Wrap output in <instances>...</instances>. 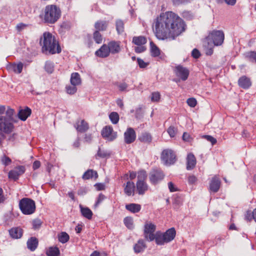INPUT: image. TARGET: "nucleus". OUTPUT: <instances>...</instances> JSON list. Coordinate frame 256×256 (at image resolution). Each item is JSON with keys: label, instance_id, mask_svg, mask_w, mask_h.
Listing matches in <instances>:
<instances>
[{"label": "nucleus", "instance_id": "10", "mask_svg": "<svg viewBox=\"0 0 256 256\" xmlns=\"http://www.w3.org/2000/svg\"><path fill=\"white\" fill-rule=\"evenodd\" d=\"M174 72L176 76L180 78L178 80H175L176 82H180V80L182 81L186 80L190 74L189 70L180 65L176 66Z\"/></svg>", "mask_w": 256, "mask_h": 256}, {"label": "nucleus", "instance_id": "18", "mask_svg": "<svg viewBox=\"0 0 256 256\" xmlns=\"http://www.w3.org/2000/svg\"><path fill=\"white\" fill-rule=\"evenodd\" d=\"M74 127L79 132H84L88 128V124L84 120H80L77 121Z\"/></svg>", "mask_w": 256, "mask_h": 256}, {"label": "nucleus", "instance_id": "12", "mask_svg": "<svg viewBox=\"0 0 256 256\" xmlns=\"http://www.w3.org/2000/svg\"><path fill=\"white\" fill-rule=\"evenodd\" d=\"M136 138V134L132 128H128L124 133V140L127 144L132 143Z\"/></svg>", "mask_w": 256, "mask_h": 256}, {"label": "nucleus", "instance_id": "32", "mask_svg": "<svg viewBox=\"0 0 256 256\" xmlns=\"http://www.w3.org/2000/svg\"><path fill=\"white\" fill-rule=\"evenodd\" d=\"M46 254L48 256H59L60 251L56 246H50L46 251Z\"/></svg>", "mask_w": 256, "mask_h": 256}, {"label": "nucleus", "instance_id": "2", "mask_svg": "<svg viewBox=\"0 0 256 256\" xmlns=\"http://www.w3.org/2000/svg\"><path fill=\"white\" fill-rule=\"evenodd\" d=\"M40 45L42 46V52L46 54H54L60 53L61 48L58 42L50 32H44L40 38Z\"/></svg>", "mask_w": 256, "mask_h": 256}, {"label": "nucleus", "instance_id": "64", "mask_svg": "<svg viewBox=\"0 0 256 256\" xmlns=\"http://www.w3.org/2000/svg\"><path fill=\"white\" fill-rule=\"evenodd\" d=\"M40 166V162L38 160H36L33 163L32 168L34 170H36Z\"/></svg>", "mask_w": 256, "mask_h": 256}, {"label": "nucleus", "instance_id": "8", "mask_svg": "<svg viewBox=\"0 0 256 256\" xmlns=\"http://www.w3.org/2000/svg\"><path fill=\"white\" fill-rule=\"evenodd\" d=\"M164 172L159 168H154L149 174V179L152 184L156 185L160 182L164 178Z\"/></svg>", "mask_w": 256, "mask_h": 256}, {"label": "nucleus", "instance_id": "59", "mask_svg": "<svg viewBox=\"0 0 256 256\" xmlns=\"http://www.w3.org/2000/svg\"><path fill=\"white\" fill-rule=\"evenodd\" d=\"M245 219L248 221H250L253 218V212L250 211H248L245 215Z\"/></svg>", "mask_w": 256, "mask_h": 256}, {"label": "nucleus", "instance_id": "54", "mask_svg": "<svg viewBox=\"0 0 256 256\" xmlns=\"http://www.w3.org/2000/svg\"><path fill=\"white\" fill-rule=\"evenodd\" d=\"M106 198V196L102 194H100L97 198V200L94 204V207L96 208L98 205Z\"/></svg>", "mask_w": 256, "mask_h": 256}, {"label": "nucleus", "instance_id": "14", "mask_svg": "<svg viewBox=\"0 0 256 256\" xmlns=\"http://www.w3.org/2000/svg\"><path fill=\"white\" fill-rule=\"evenodd\" d=\"M6 68L10 72H14L16 74H20L23 68V64L22 62L18 64H8L6 66Z\"/></svg>", "mask_w": 256, "mask_h": 256}, {"label": "nucleus", "instance_id": "39", "mask_svg": "<svg viewBox=\"0 0 256 256\" xmlns=\"http://www.w3.org/2000/svg\"><path fill=\"white\" fill-rule=\"evenodd\" d=\"M108 24L106 22L98 21L95 24V28L98 30H104L106 29Z\"/></svg>", "mask_w": 256, "mask_h": 256}, {"label": "nucleus", "instance_id": "55", "mask_svg": "<svg viewBox=\"0 0 256 256\" xmlns=\"http://www.w3.org/2000/svg\"><path fill=\"white\" fill-rule=\"evenodd\" d=\"M119 90L121 92L126 91L128 87V85L126 82H122L117 85Z\"/></svg>", "mask_w": 256, "mask_h": 256}, {"label": "nucleus", "instance_id": "52", "mask_svg": "<svg viewBox=\"0 0 256 256\" xmlns=\"http://www.w3.org/2000/svg\"><path fill=\"white\" fill-rule=\"evenodd\" d=\"M186 102L192 108L195 107L197 104L196 100L194 98H188L186 100Z\"/></svg>", "mask_w": 256, "mask_h": 256}, {"label": "nucleus", "instance_id": "51", "mask_svg": "<svg viewBox=\"0 0 256 256\" xmlns=\"http://www.w3.org/2000/svg\"><path fill=\"white\" fill-rule=\"evenodd\" d=\"M42 221L39 219H35L32 221V227L34 230L38 229L42 225Z\"/></svg>", "mask_w": 256, "mask_h": 256}, {"label": "nucleus", "instance_id": "13", "mask_svg": "<svg viewBox=\"0 0 256 256\" xmlns=\"http://www.w3.org/2000/svg\"><path fill=\"white\" fill-rule=\"evenodd\" d=\"M25 168L23 166L16 167L8 172V178L14 180H18L19 176L24 172Z\"/></svg>", "mask_w": 256, "mask_h": 256}, {"label": "nucleus", "instance_id": "46", "mask_svg": "<svg viewBox=\"0 0 256 256\" xmlns=\"http://www.w3.org/2000/svg\"><path fill=\"white\" fill-rule=\"evenodd\" d=\"M76 86L72 84L70 86H67L66 88V92L70 94H74L77 91Z\"/></svg>", "mask_w": 256, "mask_h": 256}, {"label": "nucleus", "instance_id": "45", "mask_svg": "<svg viewBox=\"0 0 256 256\" xmlns=\"http://www.w3.org/2000/svg\"><path fill=\"white\" fill-rule=\"evenodd\" d=\"M125 226L129 229L134 228L133 220L130 217H126L124 220Z\"/></svg>", "mask_w": 256, "mask_h": 256}, {"label": "nucleus", "instance_id": "34", "mask_svg": "<svg viewBox=\"0 0 256 256\" xmlns=\"http://www.w3.org/2000/svg\"><path fill=\"white\" fill-rule=\"evenodd\" d=\"M154 240H155L156 242L158 245H164L166 243L163 234L160 232H156L154 235Z\"/></svg>", "mask_w": 256, "mask_h": 256}, {"label": "nucleus", "instance_id": "58", "mask_svg": "<svg viewBox=\"0 0 256 256\" xmlns=\"http://www.w3.org/2000/svg\"><path fill=\"white\" fill-rule=\"evenodd\" d=\"M146 50V48L144 46H138L135 47L134 51L136 53H141L144 52Z\"/></svg>", "mask_w": 256, "mask_h": 256}, {"label": "nucleus", "instance_id": "24", "mask_svg": "<svg viewBox=\"0 0 256 256\" xmlns=\"http://www.w3.org/2000/svg\"><path fill=\"white\" fill-rule=\"evenodd\" d=\"M238 85L241 88L246 89L251 86V82L249 78L246 76L240 77L238 81Z\"/></svg>", "mask_w": 256, "mask_h": 256}, {"label": "nucleus", "instance_id": "57", "mask_svg": "<svg viewBox=\"0 0 256 256\" xmlns=\"http://www.w3.org/2000/svg\"><path fill=\"white\" fill-rule=\"evenodd\" d=\"M168 188L170 192H175L178 190V188L172 182L168 183Z\"/></svg>", "mask_w": 256, "mask_h": 256}, {"label": "nucleus", "instance_id": "49", "mask_svg": "<svg viewBox=\"0 0 256 256\" xmlns=\"http://www.w3.org/2000/svg\"><path fill=\"white\" fill-rule=\"evenodd\" d=\"M167 132L170 138H174L177 133V130L174 126H170L168 128Z\"/></svg>", "mask_w": 256, "mask_h": 256}, {"label": "nucleus", "instance_id": "7", "mask_svg": "<svg viewBox=\"0 0 256 256\" xmlns=\"http://www.w3.org/2000/svg\"><path fill=\"white\" fill-rule=\"evenodd\" d=\"M161 160L165 165L170 166L176 162V156L172 150L166 149L162 152Z\"/></svg>", "mask_w": 256, "mask_h": 256}, {"label": "nucleus", "instance_id": "4", "mask_svg": "<svg viewBox=\"0 0 256 256\" xmlns=\"http://www.w3.org/2000/svg\"><path fill=\"white\" fill-rule=\"evenodd\" d=\"M61 10L56 5L50 4L46 6L44 11V20L48 24L55 23L60 17Z\"/></svg>", "mask_w": 256, "mask_h": 256}, {"label": "nucleus", "instance_id": "28", "mask_svg": "<svg viewBox=\"0 0 256 256\" xmlns=\"http://www.w3.org/2000/svg\"><path fill=\"white\" fill-rule=\"evenodd\" d=\"M70 82L72 85H80L82 83V80L80 74L78 72L72 73L70 76Z\"/></svg>", "mask_w": 256, "mask_h": 256}, {"label": "nucleus", "instance_id": "33", "mask_svg": "<svg viewBox=\"0 0 256 256\" xmlns=\"http://www.w3.org/2000/svg\"><path fill=\"white\" fill-rule=\"evenodd\" d=\"M150 50L151 56L153 57H157L160 55V50L152 42H150Z\"/></svg>", "mask_w": 256, "mask_h": 256}, {"label": "nucleus", "instance_id": "6", "mask_svg": "<svg viewBox=\"0 0 256 256\" xmlns=\"http://www.w3.org/2000/svg\"><path fill=\"white\" fill-rule=\"evenodd\" d=\"M207 39L208 40L212 41L216 46H220L224 42V34L222 30H214L209 33Z\"/></svg>", "mask_w": 256, "mask_h": 256}, {"label": "nucleus", "instance_id": "11", "mask_svg": "<svg viewBox=\"0 0 256 256\" xmlns=\"http://www.w3.org/2000/svg\"><path fill=\"white\" fill-rule=\"evenodd\" d=\"M102 136L106 140L108 141H112L116 138L117 134L116 132L113 130L112 126H106L102 130Z\"/></svg>", "mask_w": 256, "mask_h": 256}, {"label": "nucleus", "instance_id": "21", "mask_svg": "<svg viewBox=\"0 0 256 256\" xmlns=\"http://www.w3.org/2000/svg\"><path fill=\"white\" fill-rule=\"evenodd\" d=\"M196 164V158L194 156L190 153L188 154L186 158V169L191 170L193 169Z\"/></svg>", "mask_w": 256, "mask_h": 256}, {"label": "nucleus", "instance_id": "29", "mask_svg": "<svg viewBox=\"0 0 256 256\" xmlns=\"http://www.w3.org/2000/svg\"><path fill=\"white\" fill-rule=\"evenodd\" d=\"M31 110L28 108L20 110L18 113V116L22 120L24 121L31 114Z\"/></svg>", "mask_w": 256, "mask_h": 256}, {"label": "nucleus", "instance_id": "36", "mask_svg": "<svg viewBox=\"0 0 256 256\" xmlns=\"http://www.w3.org/2000/svg\"><path fill=\"white\" fill-rule=\"evenodd\" d=\"M146 39L144 36H134L132 42L137 46H143L146 42Z\"/></svg>", "mask_w": 256, "mask_h": 256}, {"label": "nucleus", "instance_id": "31", "mask_svg": "<svg viewBox=\"0 0 256 256\" xmlns=\"http://www.w3.org/2000/svg\"><path fill=\"white\" fill-rule=\"evenodd\" d=\"M111 154V153L110 152L107 150L101 149L100 148H99L98 150V151L97 152L96 154V158H108Z\"/></svg>", "mask_w": 256, "mask_h": 256}, {"label": "nucleus", "instance_id": "35", "mask_svg": "<svg viewBox=\"0 0 256 256\" xmlns=\"http://www.w3.org/2000/svg\"><path fill=\"white\" fill-rule=\"evenodd\" d=\"M94 176L95 178L98 177L97 172L92 170H88L84 174L82 178L84 180H88L92 178Z\"/></svg>", "mask_w": 256, "mask_h": 256}, {"label": "nucleus", "instance_id": "43", "mask_svg": "<svg viewBox=\"0 0 256 256\" xmlns=\"http://www.w3.org/2000/svg\"><path fill=\"white\" fill-rule=\"evenodd\" d=\"M147 178L146 171L141 170L138 172V181L145 182Z\"/></svg>", "mask_w": 256, "mask_h": 256}, {"label": "nucleus", "instance_id": "48", "mask_svg": "<svg viewBox=\"0 0 256 256\" xmlns=\"http://www.w3.org/2000/svg\"><path fill=\"white\" fill-rule=\"evenodd\" d=\"M94 38L95 42L98 44H100L102 42V36L101 34L98 31L96 30L94 34Z\"/></svg>", "mask_w": 256, "mask_h": 256}, {"label": "nucleus", "instance_id": "27", "mask_svg": "<svg viewBox=\"0 0 256 256\" xmlns=\"http://www.w3.org/2000/svg\"><path fill=\"white\" fill-rule=\"evenodd\" d=\"M11 237L14 238H20L22 235V230L21 228L17 227L12 228L9 230Z\"/></svg>", "mask_w": 256, "mask_h": 256}, {"label": "nucleus", "instance_id": "9", "mask_svg": "<svg viewBox=\"0 0 256 256\" xmlns=\"http://www.w3.org/2000/svg\"><path fill=\"white\" fill-rule=\"evenodd\" d=\"M156 226L152 222H146L144 224V238L149 242H152L154 239V232H155Z\"/></svg>", "mask_w": 256, "mask_h": 256}, {"label": "nucleus", "instance_id": "22", "mask_svg": "<svg viewBox=\"0 0 256 256\" xmlns=\"http://www.w3.org/2000/svg\"><path fill=\"white\" fill-rule=\"evenodd\" d=\"M134 190L135 185L134 182L128 181L124 188V193L128 196H134Z\"/></svg>", "mask_w": 256, "mask_h": 256}, {"label": "nucleus", "instance_id": "30", "mask_svg": "<svg viewBox=\"0 0 256 256\" xmlns=\"http://www.w3.org/2000/svg\"><path fill=\"white\" fill-rule=\"evenodd\" d=\"M126 208L132 213H136L140 211L141 206L139 204H130L126 206Z\"/></svg>", "mask_w": 256, "mask_h": 256}, {"label": "nucleus", "instance_id": "60", "mask_svg": "<svg viewBox=\"0 0 256 256\" xmlns=\"http://www.w3.org/2000/svg\"><path fill=\"white\" fill-rule=\"evenodd\" d=\"M94 186L98 190H104L105 188L104 184L101 183L96 184Z\"/></svg>", "mask_w": 256, "mask_h": 256}, {"label": "nucleus", "instance_id": "63", "mask_svg": "<svg viewBox=\"0 0 256 256\" xmlns=\"http://www.w3.org/2000/svg\"><path fill=\"white\" fill-rule=\"evenodd\" d=\"M27 26L28 25L26 24L20 23L16 26V29L18 31H21L22 30L26 28Z\"/></svg>", "mask_w": 256, "mask_h": 256}, {"label": "nucleus", "instance_id": "25", "mask_svg": "<svg viewBox=\"0 0 256 256\" xmlns=\"http://www.w3.org/2000/svg\"><path fill=\"white\" fill-rule=\"evenodd\" d=\"M38 240L35 237H31L26 242L28 248L31 251H34L38 246Z\"/></svg>", "mask_w": 256, "mask_h": 256}, {"label": "nucleus", "instance_id": "47", "mask_svg": "<svg viewBox=\"0 0 256 256\" xmlns=\"http://www.w3.org/2000/svg\"><path fill=\"white\" fill-rule=\"evenodd\" d=\"M160 98V94L159 92H153L151 94L150 99L152 102H158Z\"/></svg>", "mask_w": 256, "mask_h": 256}, {"label": "nucleus", "instance_id": "37", "mask_svg": "<svg viewBox=\"0 0 256 256\" xmlns=\"http://www.w3.org/2000/svg\"><path fill=\"white\" fill-rule=\"evenodd\" d=\"M139 140L142 142L150 143L152 142V138L149 133L144 132L140 136Z\"/></svg>", "mask_w": 256, "mask_h": 256}, {"label": "nucleus", "instance_id": "1", "mask_svg": "<svg viewBox=\"0 0 256 256\" xmlns=\"http://www.w3.org/2000/svg\"><path fill=\"white\" fill-rule=\"evenodd\" d=\"M155 34L159 40H174L185 30L183 20L172 12L162 13L154 23Z\"/></svg>", "mask_w": 256, "mask_h": 256}, {"label": "nucleus", "instance_id": "53", "mask_svg": "<svg viewBox=\"0 0 256 256\" xmlns=\"http://www.w3.org/2000/svg\"><path fill=\"white\" fill-rule=\"evenodd\" d=\"M137 62L140 68H146L149 64L148 62H144L143 60L140 58H137Z\"/></svg>", "mask_w": 256, "mask_h": 256}, {"label": "nucleus", "instance_id": "3", "mask_svg": "<svg viewBox=\"0 0 256 256\" xmlns=\"http://www.w3.org/2000/svg\"><path fill=\"white\" fill-rule=\"evenodd\" d=\"M14 111L8 107L5 116H0V134L10 133L14 128Z\"/></svg>", "mask_w": 256, "mask_h": 256}, {"label": "nucleus", "instance_id": "17", "mask_svg": "<svg viewBox=\"0 0 256 256\" xmlns=\"http://www.w3.org/2000/svg\"><path fill=\"white\" fill-rule=\"evenodd\" d=\"M136 188L140 195H143L148 190V186L145 182L137 181Z\"/></svg>", "mask_w": 256, "mask_h": 256}, {"label": "nucleus", "instance_id": "38", "mask_svg": "<svg viewBox=\"0 0 256 256\" xmlns=\"http://www.w3.org/2000/svg\"><path fill=\"white\" fill-rule=\"evenodd\" d=\"M245 58L250 62L256 63V52L250 51L244 54Z\"/></svg>", "mask_w": 256, "mask_h": 256}, {"label": "nucleus", "instance_id": "62", "mask_svg": "<svg viewBox=\"0 0 256 256\" xmlns=\"http://www.w3.org/2000/svg\"><path fill=\"white\" fill-rule=\"evenodd\" d=\"M196 182V178L194 176H190L188 178V182L190 184H194Z\"/></svg>", "mask_w": 256, "mask_h": 256}, {"label": "nucleus", "instance_id": "26", "mask_svg": "<svg viewBox=\"0 0 256 256\" xmlns=\"http://www.w3.org/2000/svg\"><path fill=\"white\" fill-rule=\"evenodd\" d=\"M80 211L82 215L88 220H91L93 215L92 211L88 207H84L80 205Z\"/></svg>", "mask_w": 256, "mask_h": 256}, {"label": "nucleus", "instance_id": "41", "mask_svg": "<svg viewBox=\"0 0 256 256\" xmlns=\"http://www.w3.org/2000/svg\"><path fill=\"white\" fill-rule=\"evenodd\" d=\"M44 69L48 74H52L54 70V64L50 61H46L45 64Z\"/></svg>", "mask_w": 256, "mask_h": 256}, {"label": "nucleus", "instance_id": "50", "mask_svg": "<svg viewBox=\"0 0 256 256\" xmlns=\"http://www.w3.org/2000/svg\"><path fill=\"white\" fill-rule=\"evenodd\" d=\"M1 161L3 164L5 166H7L10 164L12 162V160L10 158L6 156V155H4L1 158Z\"/></svg>", "mask_w": 256, "mask_h": 256}, {"label": "nucleus", "instance_id": "5", "mask_svg": "<svg viewBox=\"0 0 256 256\" xmlns=\"http://www.w3.org/2000/svg\"><path fill=\"white\" fill-rule=\"evenodd\" d=\"M19 206L22 212L24 214H31L36 210L34 202L28 198H24L21 200Z\"/></svg>", "mask_w": 256, "mask_h": 256}, {"label": "nucleus", "instance_id": "61", "mask_svg": "<svg viewBox=\"0 0 256 256\" xmlns=\"http://www.w3.org/2000/svg\"><path fill=\"white\" fill-rule=\"evenodd\" d=\"M192 56L196 58H199L200 56V53L199 51L196 49H194L192 50Z\"/></svg>", "mask_w": 256, "mask_h": 256}, {"label": "nucleus", "instance_id": "42", "mask_svg": "<svg viewBox=\"0 0 256 256\" xmlns=\"http://www.w3.org/2000/svg\"><path fill=\"white\" fill-rule=\"evenodd\" d=\"M116 28L118 34L122 33L124 31V22L120 20L116 21Z\"/></svg>", "mask_w": 256, "mask_h": 256}, {"label": "nucleus", "instance_id": "44", "mask_svg": "<svg viewBox=\"0 0 256 256\" xmlns=\"http://www.w3.org/2000/svg\"><path fill=\"white\" fill-rule=\"evenodd\" d=\"M110 119L112 122L114 124H116L119 120V116L116 112H112L109 115Z\"/></svg>", "mask_w": 256, "mask_h": 256}, {"label": "nucleus", "instance_id": "40", "mask_svg": "<svg viewBox=\"0 0 256 256\" xmlns=\"http://www.w3.org/2000/svg\"><path fill=\"white\" fill-rule=\"evenodd\" d=\"M58 238L60 242L64 244L69 240L70 236L66 232H62L58 235Z\"/></svg>", "mask_w": 256, "mask_h": 256}, {"label": "nucleus", "instance_id": "20", "mask_svg": "<svg viewBox=\"0 0 256 256\" xmlns=\"http://www.w3.org/2000/svg\"><path fill=\"white\" fill-rule=\"evenodd\" d=\"M146 248V245L144 240L140 239L134 245V250L136 254H138L143 252Z\"/></svg>", "mask_w": 256, "mask_h": 256}, {"label": "nucleus", "instance_id": "19", "mask_svg": "<svg viewBox=\"0 0 256 256\" xmlns=\"http://www.w3.org/2000/svg\"><path fill=\"white\" fill-rule=\"evenodd\" d=\"M95 54L100 58L108 57L110 54L108 44H103L100 49L96 52Z\"/></svg>", "mask_w": 256, "mask_h": 256}, {"label": "nucleus", "instance_id": "15", "mask_svg": "<svg viewBox=\"0 0 256 256\" xmlns=\"http://www.w3.org/2000/svg\"><path fill=\"white\" fill-rule=\"evenodd\" d=\"M220 185V179L216 176H214L212 178L210 184V190L211 192H216L218 190Z\"/></svg>", "mask_w": 256, "mask_h": 256}, {"label": "nucleus", "instance_id": "16", "mask_svg": "<svg viewBox=\"0 0 256 256\" xmlns=\"http://www.w3.org/2000/svg\"><path fill=\"white\" fill-rule=\"evenodd\" d=\"M108 52L112 54L118 53L120 50L119 42L112 41L108 43Z\"/></svg>", "mask_w": 256, "mask_h": 256}, {"label": "nucleus", "instance_id": "23", "mask_svg": "<svg viewBox=\"0 0 256 256\" xmlns=\"http://www.w3.org/2000/svg\"><path fill=\"white\" fill-rule=\"evenodd\" d=\"M166 242H169L174 239L176 236V230L174 228H170L162 234Z\"/></svg>", "mask_w": 256, "mask_h": 256}, {"label": "nucleus", "instance_id": "56", "mask_svg": "<svg viewBox=\"0 0 256 256\" xmlns=\"http://www.w3.org/2000/svg\"><path fill=\"white\" fill-rule=\"evenodd\" d=\"M208 141L211 142L212 145H214L216 143V140L211 136L205 135L204 136Z\"/></svg>", "mask_w": 256, "mask_h": 256}]
</instances>
